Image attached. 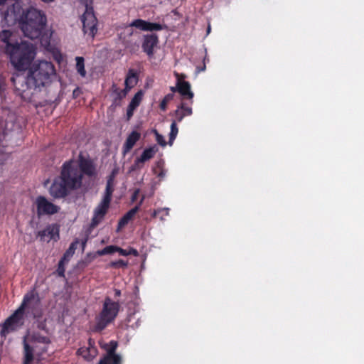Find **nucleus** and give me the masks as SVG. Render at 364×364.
I'll use <instances>...</instances> for the list:
<instances>
[{
  "mask_svg": "<svg viewBox=\"0 0 364 364\" xmlns=\"http://www.w3.org/2000/svg\"><path fill=\"white\" fill-rule=\"evenodd\" d=\"M4 17L8 23H17L26 37L38 39L44 48H49L53 32L46 28L47 17L43 11L33 6L23 9L16 1L4 13Z\"/></svg>",
  "mask_w": 364,
  "mask_h": 364,
  "instance_id": "nucleus-1",
  "label": "nucleus"
},
{
  "mask_svg": "<svg viewBox=\"0 0 364 364\" xmlns=\"http://www.w3.org/2000/svg\"><path fill=\"white\" fill-rule=\"evenodd\" d=\"M27 70L25 78L18 75L11 77L14 86L20 92H25L28 88L41 90L50 86L57 77L55 67L48 60H37Z\"/></svg>",
  "mask_w": 364,
  "mask_h": 364,
  "instance_id": "nucleus-2",
  "label": "nucleus"
},
{
  "mask_svg": "<svg viewBox=\"0 0 364 364\" xmlns=\"http://www.w3.org/2000/svg\"><path fill=\"white\" fill-rule=\"evenodd\" d=\"M35 299L33 292L26 294L23 299L20 306L6 319L2 325L1 336L6 337V335L14 331H16L24 323V316L31 314L33 318L41 316V312L36 311L32 305V301Z\"/></svg>",
  "mask_w": 364,
  "mask_h": 364,
  "instance_id": "nucleus-3",
  "label": "nucleus"
},
{
  "mask_svg": "<svg viewBox=\"0 0 364 364\" xmlns=\"http://www.w3.org/2000/svg\"><path fill=\"white\" fill-rule=\"evenodd\" d=\"M5 52L9 55L11 65L18 71L27 70L36 55V47L26 41L9 45L5 48Z\"/></svg>",
  "mask_w": 364,
  "mask_h": 364,
  "instance_id": "nucleus-4",
  "label": "nucleus"
},
{
  "mask_svg": "<svg viewBox=\"0 0 364 364\" xmlns=\"http://www.w3.org/2000/svg\"><path fill=\"white\" fill-rule=\"evenodd\" d=\"M23 364H32L35 358H41L50 343V338L38 332L23 337Z\"/></svg>",
  "mask_w": 364,
  "mask_h": 364,
  "instance_id": "nucleus-5",
  "label": "nucleus"
},
{
  "mask_svg": "<svg viewBox=\"0 0 364 364\" xmlns=\"http://www.w3.org/2000/svg\"><path fill=\"white\" fill-rule=\"evenodd\" d=\"M119 309L118 303L112 301L109 298L105 300L103 308L99 316L97 318L95 330L102 331L106 326L112 322L116 318Z\"/></svg>",
  "mask_w": 364,
  "mask_h": 364,
  "instance_id": "nucleus-6",
  "label": "nucleus"
},
{
  "mask_svg": "<svg viewBox=\"0 0 364 364\" xmlns=\"http://www.w3.org/2000/svg\"><path fill=\"white\" fill-rule=\"evenodd\" d=\"M62 180L67 184L70 189L79 188L82 184V174L76 161H70L65 162L62 168Z\"/></svg>",
  "mask_w": 364,
  "mask_h": 364,
  "instance_id": "nucleus-7",
  "label": "nucleus"
},
{
  "mask_svg": "<svg viewBox=\"0 0 364 364\" xmlns=\"http://www.w3.org/2000/svg\"><path fill=\"white\" fill-rule=\"evenodd\" d=\"M100 347L106 351V354L100 359L98 364H122V358L117 354V342L111 341L109 343L100 342Z\"/></svg>",
  "mask_w": 364,
  "mask_h": 364,
  "instance_id": "nucleus-8",
  "label": "nucleus"
},
{
  "mask_svg": "<svg viewBox=\"0 0 364 364\" xmlns=\"http://www.w3.org/2000/svg\"><path fill=\"white\" fill-rule=\"evenodd\" d=\"M81 21L84 33L94 38L97 31V19L92 7L86 6L85 11L81 17Z\"/></svg>",
  "mask_w": 364,
  "mask_h": 364,
  "instance_id": "nucleus-9",
  "label": "nucleus"
},
{
  "mask_svg": "<svg viewBox=\"0 0 364 364\" xmlns=\"http://www.w3.org/2000/svg\"><path fill=\"white\" fill-rule=\"evenodd\" d=\"M38 217L51 215L59 212L60 207L49 201L45 196H38L34 202Z\"/></svg>",
  "mask_w": 364,
  "mask_h": 364,
  "instance_id": "nucleus-10",
  "label": "nucleus"
},
{
  "mask_svg": "<svg viewBox=\"0 0 364 364\" xmlns=\"http://www.w3.org/2000/svg\"><path fill=\"white\" fill-rule=\"evenodd\" d=\"M109 204L110 202L102 199L98 205L95 208L90 223L91 228H95L102 221L109 209Z\"/></svg>",
  "mask_w": 364,
  "mask_h": 364,
  "instance_id": "nucleus-11",
  "label": "nucleus"
},
{
  "mask_svg": "<svg viewBox=\"0 0 364 364\" xmlns=\"http://www.w3.org/2000/svg\"><path fill=\"white\" fill-rule=\"evenodd\" d=\"M68 189L67 184L59 177L54 180L49 193L55 198H61L67 196Z\"/></svg>",
  "mask_w": 364,
  "mask_h": 364,
  "instance_id": "nucleus-12",
  "label": "nucleus"
},
{
  "mask_svg": "<svg viewBox=\"0 0 364 364\" xmlns=\"http://www.w3.org/2000/svg\"><path fill=\"white\" fill-rule=\"evenodd\" d=\"M37 236L41 241L49 242L51 240L57 241L59 239V228L57 225H49L44 230L38 231Z\"/></svg>",
  "mask_w": 364,
  "mask_h": 364,
  "instance_id": "nucleus-13",
  "label": "nucleus"
},
{
  "mask_svg": "<svg viewBox=\"0 0 364 364\" xmlns=\"http://www.w3.org/2000/svg\"><path fill=\"white\" fill-rule=\"evenodd\" d=\"M157 151L158 148L156 146L144 149L140 157L135 160L134 164L131 168V170L134 171L136 169H141L143 166V164L152 159Z\"/></svg>",
  "mask_w": 364,
  "mask_h": 364,
  "instance_id": "nucleus-14",
  "label": "nucleus"
},
{
  "mask_svg": "<svg viewBox=\"0 0 364 364\" xmlns=\"http://www.w3.org/2000/svg\"><path fill=\"white\" fill-rule=\"evenodd\" d=\"M129 26L135 27L144 31H161L164 28V26L160 23H151L139 18L131 22Z\"/></svg>",
  "mask_w": 364,
  "mask_h": 364,
  "instance_id": "nucleus-15",
  "label": "nucleus"
},
{
  "mask_svg": "<svg viewBox=\"0 0 364 364\" xmlns=\"http://www.w3.org/2000/svg\"><path fill=\"white\" fill-rule=\"evenodd\" d=\"M77 354L87 361L93 360L97 355V350L95 346V342L90 338L88 340V346L80 348L77 350Z\"/></svg>",
  "mask_w": 364,
  "mask_h": 364,
  "instance_id": "nucleus-16",
  "label": "nucleus"
},
{
  "mask_svg": "<svg viewBox=\"0 0 364 364\" xmlns=\"http://www.w3.org/2000/svg\"><path fill=\"white\" fill-rule=\"evenodd\" d=\"M159 39L156 34L146 35L144 37V42L142 43L143 50L149 56L154 55V48L158 44Z\"/></svg>",
  "mask_w": 364,
  "mask_h": 364,
  "instance_id": "nucleus-17",
  "label": "nucleus"
},
{
  "mask_svg": "<svg viewBox=\"0 0 364 364\" xmlns=\"http://www.w3.org/2000/svg\"><path fill=\"white\" fill-rule=\"evenodd\" d=\"M187 103L182 102L174 112L175 121L181 122L185 117L191 116L193 113L192 108Z\"/></svg>",
  "mask_w": 364,
  "mask_h": 364,
  "instance_id": "nucleus-18",
  "label": "nucleus"
},
{
  "mask_svg": "<svg viewBox=\"0 0 364 364\" xmlns=\"http://www.w3.org/2000/svg\"><path fill=\"white\" fill-rule=\"evenodd\" d=\"M178 92L182 96V99H188L190 104H193V92L191 90V84L187 81L177 80Z\"/></svg>",
  "mask_w": 364,
  "mask_h": 364,
  "instance_id": "nucleus-19",
  "label": "nucleus"
},
{
  "mask_svg": "<svg viewBox=\"0 0 364 364\" xmlns=\"http://www.w3.org/2000/svg\"><path fill=\"white\" fill-rule=\"evenodd\" d=\"M141 134L136 131H132L127 136L123 145V154L125 155L131 151L135 144L139 140Z\"/></svg>",
  "mask_w": 364,
  "mask_h": 364,
  "instance_id": "nucleus-20",
  "label": "nucleus"
},
{
  "mask_svg": "<svg viewBox=\"0 0 364 364\" xmlns=\"http://www.w3.org/2000/svg\"><path fill=\"white\" fill-rule=\"evenodd\" d=\"M79 170L82 175L85 173L87 176H92L95 173V168L92 162L87 159H81L78 164Z\"/></svg>",
  "mask_w": 364,
  "mask_h": 364,
  "instance_id": "nucleus-21",
  "label": "nucleus"
},
{
  "mask_svg": "<svg viewBox=\"0 0 364 364\" xmlns=\"http://www.w3.org/2000/svg\"><path fill=\"white\" fill-rule=\"evenodd\" d=\"M115 174L114 172L108 177L105 191L102 199L111 202L112 196L114 191Z\"/></svg>",
  "mask_w": 364,
  "mask_h": 364,
  "instance_id": "nucleus-22",
  "label": "nucleus"
},
{
  "mask_svg": "<svg viewBox=\"0 0 364 364\" xmlns=\"http://www.w3.org/2000/svg\"><path fill=\"white\" fill-rule=\"evenodd\" d=\"M139 209V205H136L134 208L129 210L119 221L117 231L124 227L129 220L134 216Z\"/></svg>",
  "mask_w": 364,
  "mask_h": 364,
  "instance_id": "nucleus-23",
  "label": "nucleus"
},
{
  "mask_svg": "<svg viewBox=\"0 0 364 364\" xmlns=\"http://www.w3.org/2000/svg\"><path fill=\"white\" fill-rule=\"evenodd\" d=\"M138 77L136 73L134 70L130 69L124 81L125 87L129 91L136 85Z\"/></svg>",
  "mask_w": 364,
  "mask_h": 364,
  "instance_id": "nucleus-24",
  "label": "nucleus"
},
{
  "mask_svg": "<svg viewBox=\"0 0 364 364\" xmlns=\"http://www.w3.org/2000/svg\"><path fill=\"white\" fill-rule=\"evenodd\" d=\"M79 243L78 239H75L70 245L69 248L65 251L62 258L65 259L66 262H68L70 259L74 255L75 250L77 249V245Z\"/></svg>",
  "mask_w": 364,
  "mask_h": 364,
  "instance_id": "nucleus-25",
  "label": "nucleus"
},
{
  "mask_svg": "<svg viewBox=\"0 0 364 364\" xmlns=\"http://www.w3.org/2000/svg\"><path fill=\"white\" fill-rule=\"evenodd\" d=\"M0 40L6 44L5 48L15 43L13 42L12 33L9 30H4L0 33Z\"/></svg>",
  "mask_w": 364,
  "mask_h": 364,
  "instance_id": "nucleus-26",
  "label": "nucleus"
},
{
  "mask_svg": "<svg viewBox=\"0 0 364 364\" xmlns=\"http://www.w3.org/2000/svg\"><path fill=\"white\" fill-rule=\"evenodd\" d=\"M112 90L115 95V100H121L126 97L129 92L126 87L123 90L119 89L116 84L112 85Z\"/></svg>",
  "mask_w": 364,
  "mask_h": 364,
  "instance_id": "nucleus-27",
  "label": "nucleus"
},
{
  "mask_svg": "<svg viewBox=\"0 0 364 364\" xmlns=\"http://www.w3.org/2000/svg\"><path fill=\"white\" fill-rule=\"evenodd\" d=\"M75 61H76V69H77V73L82 77H85L86 70L85 69L84 58L77 56L75 58Z\"/></svg>",
  "mask_w": 364,
  "mask_h": 364,
  "instance_id": "nucleus-28",
  "label": "nucleus"
},
{
  "mask_svg": "<svg viewBox=\"0 0 364 364\" xmlns=\"http://www.w3.org/2000/svg\"><path fill=\"white\" fill-rule=\"evenodd\" d=\"M177 121L173 120L171 124V131L169 133V144H172L173 141L175 140L178 132V129L177 127Z\"/></svg>",
  "mask_w": 364,
  "mask_h": 364,
  "instance_id": "nucleus-29",
  "label": "nucleus"
},
{
  "mask_svg": "<svg viewBox=\"0 0 364 364\" xmlns=\"http://www.w3.org/2000/svg\"><path fill=\"white\" fill-rule=\"evenodd\" d=\"M143 95H144V93L141 90L138 91L134 95L133 98L132 99L129 105H130L131 107H132L134 108H136L139 105V104L142 100Z\"/></svg>",
  "mask_w": 364,
  "mask_h": 364,
  "instance_id": "nucleus-30",
  "label": "nucleus"
},
{
  "mask_svg": "<svg viewBox=\"0 0 364 364\" xmlns=\"http://www.w3.org/2000/svg\"><path fill=\"white\" fill-rule=\"evenodd\" d=\"M169 214V208H159L157 210H154L152 213L153 217H156L157 215H160V220H164L165 217L168 216Z\"/></svg>",
  "mask_w": 364,
  "mask_h": 364,
  "instance_id": "nucleus-31",
  "label": "nucleus"
},
{
  "mask_svg": "<svg viewBox=\"0 0 364 364\" xmlns=\"http://www.w3.org/2000/svg\"><path fill=\"white\" fill-rule=\"evenodd\" d=\"M117 250V246L114 245H109L103 248L102 250L97 251L98 255H109L112 254L114 252H116Z\"/></svg>",
  "mask_w": 364,
  "mask_h": 364,
  "instance_id": "nucleus-32",
  "label": "nucleus"
},
{
  "mask_svg": "<svg viewBox=\"0 0 364 364\" xmlns=\"http://www.w3.org/2000/svg\"><path fill=\"white\" fill-rule=\"evenodd\" d=\"M128 265V262L123 259H119L117 261L111 262L108 264V267L111 268H124Z\"/></svg>",
  "mask_w": 364,
  "mask_h": 364,
  "instance_id": "nucleus-33",
  "label": "nucleus"
},
{
  "mask_svg": "<svg viewBox=\"0 0 364 364\" xmlns=\"http://www.w3.org/2000/svg\"><path fill=\"white\" fill-rule=\"evenodd\" d=\"M67 262L65 259L61 258V259L58 262V266L57 269V273L59 277H65V263Z\"/></svg>",
  "mask_w": 364,
  "mask_h": 364,
  "instance_id": "nucleus-34",
  "label": "nucleus"
},
{
  "mask_svg": "<svg viewBox=\"0 0 364 364\" xmlns=\"http://www.w3.org/2000/svg\"><path fill=\"white\" fill-rule=\"evenodd\" d=\"M154 134L156 136V140L157 143L162 146H165L166 145V142L164 137L161 134H160L156 130H154Z\"/></svg>",
  "mask_w": 364,
  "mask_h": 364,
  "instance_id": "nucleus-35",
  "label": "nucleus"
},
{
  "mask_svg": "<svg viewBox=\"0 0 364 364\" xmlns=\"http://www.w3.org/2000/svg\"><path fill=\"white\" fill-rule=\"evenodd\" d=\"M136 109V108H134L131 107L130 105H128L127 110V119H129L134 114V111Z\"/></svg>",
  "mask_w": 364,
  "mask_h": 364,
  "instance_id": "nucleus-36",
  "label": "nucleus"
},
{
  "mask_svg": "<svg viewBox=\"0 0 364 364\" xmlns=\"http://www.w3.org/2000/svg\"><path fill=\"white\" fill-rule=\"evenodd\" d=\"M174 75H175V77H176V81H177V80H179V82H180V81H185V80H184V79H185V78H186V77H187V76H186L185 74H183V73L180 74V73H176V72H174Z\"/></svg>",
  "mask_w": 364,
  "mask_h": 364,
  "instance_id": "nucleus-37",
  "label": "nucleus"
},
{
  "mask_svg": "<svg viewBox=\"0 0 364 364\" xmlns=\"http://www.w3.org/2000/svg\"><path fill=\"white\" fill-rule=\"evenodd\" d=\"M117 252L119 253V255L122 256H128L130 255V252H128L127 250H124L121 247H117Z\"/></svg>",
  "mask_w": 364,
  "mask_h": 364,
  "instance_id": "nucleus-38",
  "label": "nucleus"
},
{
  "mask_svg": "<svg viewBox=\"0 0 364 364\" xmlns=\"http://www.w3.org/2000/svg\"><path fill=\"white\" fill-rule=\"evenodd\" d=\"M173 97H174L173 93H169V94H167L164 97V100L168 103V102H170L171 100H172L173 99Z\"/></svg>",
  "mask_w": 364,
  "mask_h": 364,
  "instance_id": "nucleus-39",
  "label": "nucleus"
},
{
  "mask_svg": "<svg viewBox=\"0 0 364 364\" xmlns=\"http://www.w3.org/2000/svg\"><path fill=\"white\" fill-rule=\"evenodd\" d=\"M88 240V235H86V236L85 237V238L81 241V246H82V251L85 250V245H86V243Z\"/></svg>",
  "mask_w": 364,
  "mask_h": 364,
  "instance_id": "nucleus-40",
  "label": "nucleus"
},
{
  "mask_svg": "<svg viewBox=\"0 0 364 364\" xmlns=\"http://www.w3.org/2000/svg\"><path fill=\"white\" fill-rule=\"evenodd\" d=\"M167 102L163 99L160 103V108L161 110L165 111L167 107Z\"/></svg>",
  "mask_w": 364,
  "mask_h": 364,
  "instance_id": "nucleus-41",
  "label": "nucleus"
},
{
  "mask_svg": "<svg viewBox=\"0 0 364 364\" xmlns=\"http://www.w3.org/2000/svg\"><path fill=\"white\" fill-rule=\"evenodd\" d=\"M139 193V189H136V190L134 191V193H133V195L132 196V201H134L136 199Z\"/></svg>",
  "mask_w": 364,
  "mask_h": 364,
  "instance_id": "nucleus-42",
  "label": "nucleus"
},
{
  "mask_svg": "<svg viewBox=\"0 0 364 364\" xmlns=\"http://www.w3.org/2000/svg\"><path fill=\"white\" fill-rule=\"evenodd\" d=\"M166 172L165 170H161L160 173H158V177L160 178H164L166 176Z\"/></svg>",
  "mask_w": 364,
  "mask_h": 364,
  "instance_id": "nucleus-43",
  "label": "nucleus"
},
{
  "mask_svg": "<svg viewBox=\"0 0 364 364\" xmlns=\"http://www.w3.org/2000/svg\"><path fill=\"white\" fill-rule=\"evenodd\" d=\"M128 252H130V255H133L134 256L138 255V252L135 249L131 248Z\"/></svg>",
  "mask_w": 364,
  "mask_h": 364,
  "instance_id": "nucleus-44",
  "label": "nucleus"
},
{
  "mask_svg": "<svg viewBox=\"0 0 364 364\" xmlns=\"http://www.w3.org/2000/svg\"><path fill=\"white\" fill-rule=\"evenodd\" d=\"M170 89L172 91V93H174L176 91L178 92V85H177V84L176 85V87H171Z\"/></svg>",
  "mask_w": 364,
  "mask_h": 364,
  "instance_id": "nucleus-45",
  "label": "nucleus"
},
{
  "mask_svg": "<svg viewBox=\"0 0 364 364\" xmlns=\"http://www.w3.org/2000/svg\"><path fill=\"white\" fill-rule=\"evenodd\" d=\"M205 70V65H204L201 68H198V72L204 71Z\"/></svg>",
  "mask_w": 364,
  "mask_h": 364,
  "instance_id": "nucleus-46",
  "label": "nucleus"
},
{
  "mask_svg": "<svg viewBox=\"0 0 364 364\" xmlns=\"http://www.w3.org/2000/svg\"><path fill=\"white\" fill-rule=\"evenodd\" d=\"M144 200V197L143 196V197L141 198V199L139 200V204H138L137 205H139V207H140V206H141V205L142 204V203H143Z\"/></svg>",
  "mask_w": 364,
  "mask_h": 364,
  "instance_id": "nucleus-47",
  "label": "nucleus"
},
{
  "mask_svg": "<svg viewBox=\"0 0 364 364\" xmlns=\"http://www.w3.org/2000/svg\"><path fill=\"white\" fill-rule=\"evenodd\" d=\"M120 294H121V292H120V291H119V290H118V289H116V290H115V295H116V296H119V295H120Z\"/></svg>",
  "mask_w": 364,
  "mask_h": 364,
  "instance_id": "nucleus-48",
  "label": "nucleus"
},
{
  "mask_svg": "<svg viewBox=\"0 0 364 364\" xmlns=\"http://www.w3.org/2000/svg\"><path fill=\"white\" fill-rule=\"evenodd\" d=\"M8 0H1V6H4Z\"/></svg>",
  "mask_w": 364,
  "mask_h": 364,
  "instance_id": "nucleus-49",
  "label": "nucleus"
},
{
  "mask_svg": "<svg viewBox=\"0 0 364 364\" xmlns=\"http://www.w3.org/2000/svg\"><path fill=\"white\" fill-rule=\"evenodd\" d=\"M41 1H43V2L48 3V2L53 1L54 0H41Z\"/></svg>",
  "mask_w": 364,
  "mask_h": 364,
  "instance_id": "nucleus-50",
  "label": "nucleus"
},
{
  "mask_svg": "<svg viewBox=\"0 0 364 364\" xmlns=\"http://www.w3.org/2000/svg\"><path fill=\"white\" fill-rule=\"evenodd\" d=\"M210 26H209V27L208 28V33H209V32H210Z\"/></svg>",
  "mask_w": 364,
  "mask_h": 364,
  "instance_id": "nucleus-51",
  "label": "nucleus"
}]
</instances>
